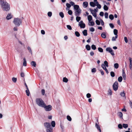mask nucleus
Here are the masks:
<instances>
[{
    "mask_svg": "<svg viewBox=\"0 0 132 132\" xmlns=\"http://www.w3.org/2000/svg\"><path fill=\"white\" fill-rule=\"evenodd\" d=\"M0 5L2 10L5 12H8L10 9V4L5 0H0Z\"/></svg>",
    "mask_w": 132,
    "mask_h": 132,
    "instance_id": "nucleus-1",
    "label": "nucleus"
},
{
    "mask_svg": "<svg viewBox=\"0 0 132 132\" xmlns=\"http://www.w3.org/2000/svg\"><path fill=\"white\" fill-rule=\"evenodd\" d=\"M55 124H44L47 132H53L52 127H54Z\"/></svg>",
    "mask_w": 132,
    "mask_h": 132,
    "instance_id": "nucleus-2",
    "label": "nucleus"
},
{
    "mask_svg": "<svg viewBox=\"0 0 132 132\" xmlns=\"http://www.w3.org/2000/svg\"><path fill=\"white\" fill-rule=\"evenodd\" d=\"M13 22L16 27H18L21 25L22 21L19 18H15L14 19Z\"/></svg>",
    "mask_w": 132,
    "mask_h": 132,
    "instance_id": "nucleus-3",
    "label": "nucleus"
},
{
    "mask_svg": "<svg viewBox=\"0 0 132 132\" xmlns=\"http://www.w3.org/2000/svg\"><path fill=\"white\" fill-rule=\"evenodd\" d=\"M36 104L39 106L43 107L45 103L43 100L40 98H37L35 100Z\"/></svg>",
    "mask_w": 132,
    "mask_h": 132,
    "instance_id": "nucleus-4",
    "label": "nucleus"
},
{
    "mask_svg": "<svg viewBox=\"0 0 132 132\" xmlns=\"http://www.w3.org/2000/svg\"><path fill=\"white\" fill-rule=\"evenodd\" d=\"M43 108H44L45 110L47 111H50L52 110V106L51 105H46L45 104Z\"/></svg>",
    "mask_w": 132,
    "mask_h": 132,
    "instance_id": "nucleus-5",
    "label": "nucleus"
},
{
    "mask_svg": "<svg viewBox=\"0 0 132 132\" xmlns=\"http://www.w3.org/2000/svg\"><path fill=\"white\" fill-rule=\"evenodd\" d=\"M73 7L74 9L76 10V12L77 13H76V15H78L77 14L79 13L81 11V10L79 8V6L77 5H75L73 6Z\"/></svg>",
    "mask_w": 132,
    "mask_h": 132,
    "instance_id": "nucleus-6",
    "label": "nucleus"
},
{
    "mask_svg": "<svg viewBox=\"0 0 132 132\" xmlns=\"http://www.w3.org/2000/svg\"><path fill=\"white\" fill-rule=\"evenodd\" d=\"M118 87V83L117 81H116L113 85V88L115 91H116Z\"/></svg>",
    "mask_w": 132,
    "mask_h": 132,
    "instance_id": "nucleus-7",
    "label": "nucleus"
},
{
    "mask_svg": "<svg viewBox=\"0 0 132 132\" xmlns=\"http://www.w3.org/2000/svg\"><path fill=\"white\" fill-rule=\"evenodd\" d=\"M78 25L81 28H84L85 27V25L82 21H81L79 22Z\"/></svg>",
    "mask_w": 132,
    "mask_h": 132,
    "instance_id": "nucleus-8",
    "label": "nucleus"
},
{
    "mask_svg": "<svg viewBox=\"0 0 132 132\" xmlns=\"http://www.w3.org/2000/svg\"><path fill=\"white\" fill-rule=\"evenodd\" d=\"M106 51H108L109 52V53H110L113 56L114 55V53L113 52V51L112 50L111 48H110V47L107 48H106Z\"/></svg>",
    "mask_w": 132,
    "mask_h": 132,
    "instance_id": "nucleus-9",
    "label": "nucleus"
},
{
    "mask_svg": "<svg viewBox=\"0 0 132 132\" xmlns=\"http://www.w3.org/2000/svg\"><path fill=\"white\" fill-rule=\"evenodd\" d=\"M13 17V16L11 13L7 14L6 17V19L7 20H10L12 19Z\"/></svg>",
    "mask_w": 132,
    "mask_h": 132,
    "instance_id": "nucleus-10",
    "label": "nucleus"
},
{
    "mask_svg": "<svg viewBox=\"0 0 132 132\" xmlns=\"http://www.w3.org/2000/svg\"><path fill=\"white\" fill-rule=\"evenodd\" d=\"M90 10L91 13H92L93 15L96 18V12H95V11H94L93 10H92V9H90Z\"/></svg>",
    "mask_w": 132,
    "mask_h": 132,
    "instance_id": "nucleus-11",
    "label": "nucleus"
},
{
    "mask_svg": "<svg viewBox=\"0 0 132 132\" xmlns=\"http://www.w3.org/2000/svg\"><path fill=\"white\" fill-rule=\"evenodd\" d=\"M23 65L24 67H26V66L27 65L26 59L25 58H23Z\"/></svg>",
    "mask_w": 132,
    "mask_h": 132,
    "instance_id": "nucleus-12",
    "label": "nucleus"
},
{
    "mask_svg": "<svg viewBox=\"0 0 132 132\" xmlns=\"http://www.w3.org/2000/svg\"><path fill=\"white\" fill-rule=\"evenodd\" d=\"M113 33L115 35L116 38H117L118 37V30L116 29H114L113 30Z\"/></svg>",
    "mask_w": 132,
    "mask_h": 132,
    "instance_id": "nucleus-13",
    "label": "nucleus"
},
{
    "mask_svg": "<svg viewBox=\"0 0 132 132\" xmlns=\"http://www.w3.org/2000/svg\"><path fill=\"white\" fill-rule=\"evenodd\" d=\"M122 76L123 79L124 80H126V74H125V72L123 70H122Z\"/></svg>",
    "mask_w": 132,
    "mask_h": 132,
    "instance_id": "nucleus-14",
    "label": "nucleus"
},
{
    "mask_svg": "<svg viewBox=\"0 0 132 132\" xmlns=\"http://www.w3.org/2000/svg\"><path fill=\"white\" fill-rule=\"evenodd\" d=\"M31 65L34 66V67H36V62L34 61H32L31 62Z\"/></svg>",
    "mask_w": 132,
    "mask_h": 132,
    "instance_id": "nucleus-15",
    "label": "nucleus"
},
{
    "mask_svg": "<svg viewBox=\"0 0 132 132\" xmlns=\"http://www.w3.org/2000/svg\"><path fill=\"white\" fill-rule=\"evenodd\" d=\"M88 20L89 22L91 21L92 20V17L91 15H89L88 16Z\"/></svg>",
    "mask_w": 132,
    "mask_h": 132,
    "instance_id": "nucleus-16",
    "label": "nucleus"
},
{
    "mask_svg": "<svg viewBox=\"0 0 132 132\" xmlns=\"http://www.w3.org/2000/svg\"><path fill=\"white\" fill-rule=\"evenodd\" d=\"M88 5V2H85L83 3V5L84 7H86Z\"/></svg>",
    "mask_w": 132,
    "mask_h": 132,
    "instance_id": "nucleus-17",
    "label": "nucleus"
},
{
    "mask_svg": "<svg viewBox=\"0 0 132 132\" xmlns=\"http://www.w3.org/2000/svg\"><path fill=\"white\" fill-rule=\"evenodd\" d=\"M96 5L97 6V8L98 9H100L101 7V5L99 4H98V2H95Z\"/></svg>",
    "mask_w": 132,
    "mask_h": 132,
    "instance_id": "nucleus-18",
    "label": "nucleus"
},
{
    "mask_svg": "<svg viewBox=\"0 0 132 132\" xmlns=\"http://www.w3.org/2000/svg\"><path fill=\"white\" fill-rule=\"evenodd\" d=\"M95 127L100 132H101V130L100 126L98 124H95Z\"/></svg>",
    "mask_w": 132,
    "mask_h": 132,
    "instance_id": "nucleus-19",
    "label": "nucleus"
},
{
    "mask_svg": "<svg viewBox=\"0 0 132 132\" xmlns=\"http://www.w3.org/2000/svg\"><path fill=\"white\" fill-rule=\"evenodd\" d=\"M26 94L28 96H29L30 95V93L29 90V89L26 90Z\"/></svg>",
    "mask_w": 132,
    "mask_h": 132,
    "instance_id": "nucleus-20",
    "label": "nucleus"
},
{
    "mask_svg": "<svg viewBox=\"0 0 132 132\" xmlns=\"http://www.w3.org/2000/svg\"><path fill=\"white\" fill-rule=\"evenodd\" d=\"M95 2L94 3L93 2H91L90 3V5L92 7H94L95 6V5H96L95 4Z\"/></svg>",
    "mask_w": 132,
    "mask_h": 132,
    "instance_id": "nucleus-21",
    "label": "nucleus"
},
{
    "mask_svg": "<svg viewBox=\"0 0 132 132\" xmlns=\"http://www.w3.org/2000/svg\"><path fill=\"white\" fill-rule=\"evenodd\" d=\"M119 117L121 118L122 119L123 114L121 112H119L118 113Z\"/></svg>",
    "mask_w": 132,
    "mask_h": 132,
    "instance_id": "nucleus-22",
    "label": "nucleus"
},
{
    "mask_svg": "<svg viewBox=\"0 0 132 132\" xmlns=\"http://www.w3.org/2000/svg\"><path fill=\"white\" fill-rule=\"evenodd\" d=\"M101 36L103 38H105L106 37V34L104 32H103L101 34Z\"/></svg>",
    "mask_w": 132,
    "mask_h": 132,
    "instance_id": "nucleus-23",
    "label": "nucleus"
},
{
    "mask_svg": "<svg viewBox=\"0 0 132 132\" xmlns=\"http://www.w3.org/2000/svg\"><path fill=\"white\" fill-rule=\"evenodd\" d=\"M82 33L85 36H86L87 35V30H85L82 31Z\"/></svg>",
    "mask_w": 132,
    "mask_h": 132,
    "instance_id": "nucleus-24",
    "label": "nucleus"
},
{
    "mask_svg": "<svg viewBox=\"0 0 132 132\" xmlns=\"http://www.w3.org/2000/svg\"><path fill=\"white\" fill-rule=\"evenodd\" d=\"M89 22V23H88V25L89 26H93L94 25V23L93 21H90V22Z\"/></svg>",
    "mask_w": 132,
    "mask_h": 132,
    "instance_id": "nucleus-25",
    "label": "nucleus"
},
{
    "mask_svg": "<svg viewBox=\"0 0 132 132\" xmlns=\"http://www.w3.org/2000/svg\"><path fill=\"white\" fill-rule=\"evenodd\" d=\"M122 80V78L121 76H120L118 78V81L119 82H121Z\"/></svg>",
    "mask_w": 132,
    "mask_h": 132,
    "instance_id": "nucleus-26",
    "label": "nucleus"
},
{
    "mask_svg": "<svg viewBox=\"0 0 132 132\" xmlns=\"http://www.w3.org/2000/svg\"><path fill=\"white\" fill-rule=\"evenodd\" d=\"M120 95L122 97H125V98H126V97H125V93H124V92H121L120 93Z\"/></svg>",
    "mask_w": 132,
    "mask_h": 132,
    "instance_id": "nucleus-27",
    "label": "nucleus"
},
{
    "mask_svg": "<svg viewBox=\"0 0 132 132\" xmlns=\"http://www.w3.org/2000/svg\"><path fill=\"white\" fill-rule=\"evenodd\" d=\"M12 80L14 83H16L17 81V78L15 77H13L12 78Z\"/></svg>",
    "mask_w": 132,
    "mask_h": 132,
    "instance_id": "nucleus-28",
    "label": "nucleus"
},
{
    "mask_svg": "<svg viewBox=\"0 0 132 132\" xmlns=\"http://www.w3.org/2000/svg\"><path fill=\"white\" fill-rule=\"evenodd\" d=\"M67 119L69 121H71L72 120V119L71 117L69 116H67Z\"/></svg>",
    "mask_w": 132,
    "mask_h": 132,
    "instance_id": "nucleus-29",
    "label": "nucleus"
},
{
    "mask_svg": "<svg viewBox=\"0 0 132 132\" xmlns=\"http://www.w3.org/2000/svg\"><path fill=\"white\" fill-rule=\"evenodd\" d=\"M109 18L111 20H112L114 19V16L112 14H110L109 16Z\"/></svg>",
    "mask_w": 132,
    "mask_h": 132,
    "instance_id": "nucleus-30",
    "label": "nucleus"
},
{
    "mask_svg": "<svg viewBox=\"0 0 132 132\" xmlns=\"http://www.w3.org/2000/svg\"><path fill=\"white\" fill-rule=\"evenodd\" d=\"M86 49L88 50H89L90 49V46L88 45H87L86 46Z\"/></svg>",
    "mask_w": 132,
    "mask_h": 132,
    "instance_id": "nucleus-31",
    "label": "nucleus"
},
{
    "mask_svg": "<svg viewBox=\"0 0 132 132\" xmlns=\"http://www.w3.org/2000/svg\"><path fill=\"white\" fill-rule=\"evenodd\" d=\"M114 67L116 69H117L119 67V64L118 63H115L114 64Z\"/></svg>",
    "mask_w": 132,
    "mask_h": 132,
    "instance_id": "nucleus-32",
    "label": "nucleus"
},
{
    "mask_svg": "<svg viewBox=\"0 0 132 132\" xmlns=\"http://www.w3.org/2000/svg\"><path fill=\"white\" fill-rule=\"evenodd\" d=\"M59 15L62 18H63L64 17V15L62 12H61L59 13Z\"/></svg>",
    "mask_w": 132,
    "mask_h": 132,
    "instance_id": "nucleus-33",
    "label": "nucleus"
},
{
    "mask_svg": "<svg viewBox=\"0 0 132 132\" xmlns=\"http://www.w3.org/2000/svg\"><path fill=\"white\" fill-rule=\"evenodd\" d=\"M103 9L104 10L107 11L108 10V8L106 5H104L103 7Z\"/></svg>",
    "mask_w": 132,
    "mask_h": 132,
    "instance_id": "nucleus-34",
    "label": "nucleus"
},
{
    "mask_svg": "<svg viewBox=\"0 0 132 132\" xmlns=\"http://www.w3.org/2000/svg\"><path fill=\"white\" fill-rule=\"evenodd\" d=\"M68 81V79L66 77H64L63 79V81L64 82H67Z\"/></svg>",
    "mask_w": 132,
    "mask_h": 132,
    "instance_id": "nucleus-35",
    "label": "nucleus"
},
{
    "mask_svg": "<svg viewBox=\"0 0 132 132\" xmlns=\"http://www.w3.org/2000/svg\"><path fill=\"white\" fill-rule=\"evenodd\" d=\"M81 17L79 16H77L76 18V20L78 22L80 20Z\"/></svg>",
    "mask_w": 132,
    "mask_h": 132,
    "instance_id": "nucleus-36",
    "label": "nucleus"
},
{
    "mask_svg": "<svg viewBox=\"0 0 132 132\" xmlns=\"http://www.w3.org/2000/svg\"><path fill=\"white\" fill-rule=\"evenodd\" d=\"M75 34L78 37H79L80 36V34L79 32L78 31H76L75 32Z\"/></svg>",
    "mask_w": 132,
    "mask_h": 132,
    "instance_id": "nucleus-37",
    "label": "nucleus"
},
{
    "mask_svg": "<svg viewBox=\"0 0 132 132\" xmlns=\"http://www.w3.org/2000/svg\"><path fill=\"white\" fill-rule=\"evenodd\" d=\"M104 64L105 65V66L107 67H108V63L107 61H105L104 62Z\"/></svg>",
    "mask_w": 132,
    "mask_h": 132,
    "instance_id": "nucleus-38",
    "label": "nucleus"
},
{
    "mask_svg": "<svg viewBox=\"0 0 132 132\" xmlns=\"http://www.w3.org/2000/svg\"><path fill=\"white\" fill-rule=\"evenodd\" d=\"M41 92L42 95H45V90L44 89H42L41 90Z\"/></svg>",
    "mask_w": 132,
    "mask_h": 132,
    "instance_id": "nucleus-39",
    "label": "nucleus"
},
{
    "mask_svg": "<svg viewBox=\"0 0 132 132\" xmlns=\"http://www.w3.org/2000/svg\"><path fill=\"white\" fill-rule=\"evenodd\" d=\"M104 15L105 18L107 19L108 18V14L107 12L105 13Z\"/></svg>",
    "mask_w": 132,
    "mask_h": 132,
    "instance_id": "nucleus-40",
    "label": "nucleus"
},
{
    "mask_svg": "<svg viewBox=\"0 0 132 132\" xmlns=\"http://www.w3.org/2000/svg\"><path fill=\"white\" fill-rule=\"evenodd\" d=\"M129 60H130V64H129L130 68V69L131 70L132 67V63L131 62V59H130Z\"/></svg>",
    "mask_w": 132,
    "mask_h": 132,
    "instance_id": "nucleus-41",
    "label": "nucleus"
},
{
    "mask_svg": "<svg viewBox=\"0 0 132 132\" xmlns=\"http://www.w3.org/2000/svg\"><path fill=\"white\" fill-rule=\"evenodd\" d=\"M93 50H95L96 48L95 46L94 45H92L91 46Z\"/></svg>",
    "mask_w": 132,
    "mask_h": 132,
    "instance_id": "nucleus-42",
    "label": "nucleus"
},
{
    "mask_svg": "<svg viewBox=\"0 0 132 132\" xmlns=\"http://www.w3.org/2000/svg\"><path fill=\"white\" fill-rule=\"evenodd\" d=\"M96 23L98 25H100V21L97 20H96Z\"/></svg>",
    "mask_w": 132,
    "mask_h": 132,
    "instance_id": "nucleus-43",
    "label": "nucleus"
},
{
    "mask_svg": "<svg viewBox=\"0 0 132 132\" xmlns=\"http://www.w3.org/2000/svg\"><path fill=\"white\" fill-rule=\"evenodd\" d=\"M102 68L104 69H105L106 68V66L104 64H102L101 65Z\"/></svg>",
    "mask_w": 132,
    "mask_h": 132,
    "instance_id": "nucleus-44",
    "label": "nucleus"
},
{
    "mask_svg": "<svg viewBox=\"0 0 132 132\" xmlns=\"http://www.w3.org/2000/svg\"><path fill=\"white\" fill-rule=\"evenodd\" d=\"M98 51L101 52H103V49L101 47L98 48Z\"/></svg>",
    "mask_w": 132,
    "mask_h": 132,
    "instance_id": "nucleus-45",
    "label": "nucleus"
},
{
    "mask_svg": "<svg viewBox=\"0 0 132 132\" xmlns=\"http://www.w3.org/2000/svg\"><path fill=\"white\" fill-rule=\"evenodd\" d=\"M123 127L125 128H126L128 127V124H123Z\"/></svg>",
    "mask_w": 132,
    "mask_h": 132,
    "instance_id": "nucleus-46",
    "label": "nucleus"
},
{
    "mask_svg": "<svg viewBox=\"0 0 132 132\" xmlns=\"http://www.w3.org/2000/svg\"><path fill=\"white\" fill-rule=\"evenodd\" d=\"M112 77H114L115 76L114 73L113 72H111L110 73Z\"/></svg>",
    "mask_w": 132,
    "mask_h": 132,
    "instance_id": "nucleus-47",
    "label": "nucleus"
},
{
    "mask_svg": "<svg viewBox=\"0 0 132 132\" xmlns=\"http://www.w3.org/2000/svg\"><path fill=\"white\" fill-rule=\"evenodd\" d=\"M67 27L69 30H71L72 29V28L71 26L69 25H67Z\"/></svg>",
    "mask_w": 132,
    "mask_h": 132,
    "instance_id": "nucleus-48",
    "label": "nucleus"
},
{
    "mask_svg": "<svg viewBox=\"0 0 132 132\" xmlns=\"http://www.w3.org/2000/svg\"><path fill=\"white\" fill-rule=\"evenodd\" d=\"M48 16L51 17L52 15V13L50 12H48Z\"/></svg>",
    "mask_w": 132,
    "mask_h": 132,
    "instance_id": "nucleus-49",
    "label": "nucleus"
},
{
    "mask_svg": "<svg viewBox=\"0 0 132 132\" xmlns=\"http://www.w3.org/2000/svg\"><path fill=\"white\" fill-rule=\"evenodd\" d=\"M66 5L67 7L68 8H70L71 6V5L70 4H69L68 3H67L66 4Z\"/></svg>",
    "mask_w": 132,
    "mask_h": 132,
    "instance_id": "nucleus-50",
    "label": "nucleus"
},
{
    "mask_svg": "<svg viewBox=\"0 0 132 132\" xmlns=\"http://www.w3.org/2000/svg\"><path fill=\"white\" fill-rule=\"evenodd\" d=\"M109 94L110 95H111L112 94V92L111 89H109L108 91Z\"/></svg>",
    "mask_w": 132,
    "mask_h": 132,
    "instance_id": "nucleus-51",
    "label": "nucleus"
},
{
    "mask_svg": "<svg viewBox=\"0 0 132 132\" xmlns=\"http://www.w3.org/2000/svg\"><path fill=\"white\" fill-rule=\"evenodd\" d=\"M109 25L112 28H113L114 27V25L111 23L109 24Z\"/></svg>",
    "mask_w": 132,
    "mask_h": 132,
    "instance_id": "nucleus-52",
    "label": "nucleus"
},
{
    "mask_svg": "<svg viewBox=\"0 0 132 132\" xmlns=\"http://www.w3.org/2000/svg\"><path fill=\"white\" fill-rule=\"evenodd\" d=\"M68 13L69 14L71 15L72 14V12L71 10H69L68 11Z\"/></svg>",
    "mask_w": 132,
    "mask_h": 132,
    "instance_id": "nucleus-53",
    "label": "nucleus"
},
{
    "mask_svg": "<svg viewBox=\"0 0 132 132\" xmlns=\"http://www.w3.org/2000/svg\"><path fill=\"white\" fill-rule=\"evenodd\" d=\"M118 127L120 129H122V124H118Z\"/></svg>",
    "mask_w": 132,
    "mask_h": 132,
    "instance_id": "nucleus-54",
    "label": "nucleus"
},
{
    "mask_svg": "<svg viewBox=\"0 0 132 132\" xmlns=\"http://www.w3.org/2000/svg\"><path fill=\"white\" fill-rule=\"evenodd\" d=\"M27 49H28V50L29 51V52L30 53H32V51L31 50V49L30 47L29 46V47H28Z\"/></svg>",
    "mask_w": 132,
    "mask_h": 132,
    "instance_id": "nucleus-55",
    "label": "nucleus"
},
{
    "mask_svg": "<svg viewBox=\"0 0 132 132\" xmlns=\"http://www.w3.org/2000/svg\"><path fill=\"white\" fill-rule=\"evenodd\" d=\"M117 38H116V36L115 37H113L112 38V41H115L116 40V39Z\"/></svg>",
    "mask_w": 132,
    "mask_h": 132,
    "instance_id": "nucleus-56",
    "label": "nucleus"
},
{
    "mask_svg": "<svg viewBox=\"0 0 132 132\" xmlns=\"http://www.w3.org/2000/svg\"><path fill=\"white\" fill-rule=\"evenodd\" d=\"M124 39L125 42L126 43H127L128 42V40L127 38L126 37H125L124 38Z\"/></svg>",
    "mask_w": 132,
    "mask_h": 132,
    "instance_id": "nucleus-57",
    "label": "nucleus"
},
{
    "mask_svg": "<svg viewBox=\"0 0 132 132\" xmlns=\"http://www.w3.org/2000/svg\"><path fill=\"white\" fill-rule=\"evenodd\" d=\"M90 31H91V32H93L95 30V29H94V28H91L90 29Z\"/></svg>",
    "mask_w": 132,
    "mask_h": 132,
    "instance_id": "nucleus-58",
    "label": "nucleus"
},
{
    "mask_svg": "<svg viewBox=\"0 0 132 132\" xmlns=\"http://www.w3.org/2000/svg\"><path fill=\"white\" fill-rule=\"evenodd\" d=\"M86 96L87 98H89L90 97L91 95L90 94L88 93L87 94Z\"/></svg>",
    "mask_w": 132,
    "mask_h": 132,
    "instance_id": "nucleus-59",
    "label": "nucleus"
},
{
    "mask_svg": "<svg viewBox=\"0 0 132 132\" xmlns=\"http://www.w3.org/2000/svg\"><path fill=\"white\" fill-rule=\"evenodd\" d=\"M16 27L15 26V27H14L13 29V30L14 31H17L18 30V28H17L16 27Z\"/></svg>",
    "mask_w": 132,
    "mask_h": 132,
    "instance_id": "nucleus-60",
    "label": "nucleus"
},
{
    "mask_svg": "<svg viewBox=\"0 0 132 132\" xmlns=\"http://www.w3.org/2000/svg\"><path fill=\"white\" fill-rule=\"evenodd\" d=\"M100 15L101 16H103L104 15V13L103 12H101L100 13Z\"/></svg>",
    "mask_w": 132,
    "mask_h": 132,
    "instance_id": "nucleus-61",
    "label": "nucleus"
},
{
    "mask_svg": "<svg viewBox=\"0 0 132 132\" xmlns=\"http://www.w3.org/2000/svg\"><path fill=\"white\" fill-rule=\"evenodd\" d=\"M100 21L101 23V24L102 26H103L104 24V23L102 19H100Z\"/></svg>",
    "mask_w": 132,
    "mask_h": 132,
    "instance_id": "nucleus-62",
    "label": "nucleus"
},
{
    "mask_svg": "<svg viewBox=\"0 0 132 132\" xmlns=\"http://www.w3.org/2000/svg\"><path fill=\"white\" fill-rule=\"evenodd\" d=\"M60 126L62 130H63L64 128V127L63 124H60Z\"/></svg>",
    "mask_w": 132,
    "mask_h": 132,
    "instance_id": "nucleus-63",
    "label": "nucleus"
},
{
    "mask_svg": "<svg viewBox=\"0 0 132 132\" xmlns=\"http://www.w3.org/2000/svg\"><path fill=\"white\" fill-rule=\"evenodd\" d=\"M92 72H95L96 71V70L95 68L93 69H92Z\"/></svg>",
    "mask_w": 132,
    "mask_h": 132,
    "instance_id": "nucleus-64",
    "label": "nucleus"
}]
</instances>
